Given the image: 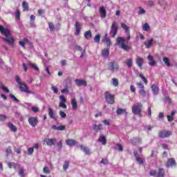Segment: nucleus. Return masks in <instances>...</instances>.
<instances>
[{"mask_svg":"<svg viewBox=\"0 0 177 177\" xmlns=\"http://www.w3.org/2000/svg\"><path fill=\"white\" fill-rule=\"evenodd\" d=\"M117 147H118V151H124V147H122V145L120 143H118L116 145Z\"/></svg>","mask_w":177,"mask_h":177,"instance_id":"nucleus-50","label":"nucleus"},{"mask_svg":"<svg viewBox=\"0 0 177 177\" xmlns=\"http://www.w3.org/2000/svg\"><path fill=\"white\" fill-rule=\"evenodd\" d=\"M130 91L132 93L136 92V88H135L133 85H131L130 86Z\"/></svg>","mask_w":177,"mask_h":177,"instance_id":"nucleus-64","label":"nucleus"},{"mask_svg":"<svg viewBox=\"0 0 177 177\" xmlns=\"http://www.w3.org/2000/svg\"><path fill=\"white\" fill-rule=\"evenodd\" d=\"M116 114L118 115H121V114H127V110L121 108H118L116 111Z\"/></svg>","mask_w":177,"mask_h":177,"instance_id":"nucleus-31","label":"nucleus"},{"mask_svg":"<svg viewBox=\"0 0 177 177\" xmlns=\"http://www.w3.org/2000/svg\"><path fill=\"white\" fill-rule=\"evenodd\" d=\"M59 107H62V109H67V105L63 102H59Z\"/></svg>","mask_w":177,"mask_h":177,"instance_id":"nucleus-60","label":"nucleus"},{"mask_svg":"<svg viewBox=\"0 0 177 177\" xmlns=\"http://www.w3.org/2000/svg\"><path fill=\"white\" fill-rule=\"evenodd\" d=\"M165 103L167 104H171V99H169V97H166L165 99Z\"/></svg>","mask_w":177,"mask_h":177,"instance_id":"nucleus-56","label":"nucleus"},{"mask_svg":"<svg viewBox=\"0 0 177 177\" xmlns=\"http://www.w3.org/2000/svg\"><path fill=\"white\" fill-rule=\"evenodd\" d=\"M116 45L119 46L123 50L128 52V50H131V47L127 44H125V39L124 37H119L116 39Z\"/></svg>","mask_w":177,"mask_h":177,"instance_id":"nucleus-2","label":"nucleus"},{"mask_svg":"<svg viewBox=\"0 0 177 177\" xmlns=\"http://www.w3.org/2000/svg\"><path fill=\"white\" fill-rule=\"evenodd\" d=\"M153 41H154V39L151 38V39H149L147 41L144 42V45H145L147 49L151 48V45H153Z\"/></svg>","mask_w":177,"mask_h":177,"instance_id":"nucleus-24","label":"nucleus"},{"mask_svg":"<svg viewBox=\"0 0 177 177\" xmlns=\"http://www.w3.org/2000/svg\"><path fill=\"white\" fill-rule=\"evenodd\" d=\"M10 97L12 99V100H14L15 102H17V103H19V102H20V100H19V99H17L16 96H15L13 94H10Z\"/></svg>","mask_w":177,"mask_h":177,"instance_id":"nucleus-47","label":"nucleus"},{"mask_svg":"<svg viewBox=\"0 0 177 177\" xmlns=\"http://www.w3.org/2000/svg\"><path fill=\"white\" fill-rule=\"evenodd\" d=\"M166 167L167 168H174V167H176V161L174 158H170L167 160L166 163Z\"/></svg>","mask_w":177,"mask_h":177,"instance_id":"nucleus-10","label":"nucleus"},{"mask_svg":"<svg viewBox=\"0 0 177 177\" xmlns=\"http://www.w3.org/2000/svg\"><path fill=\"white\" fill-rule=\"evenodd\" d=\"M68 167H70V162L68 161H65L63 165L64 171H67V169H68Z\"/></svg>","mask_w":177,"mask_h":177,"instance_id":"nucleus-39","label":"nucleus"},{"mask_svg":"<svg viewBox=\"0 0 177 177\" xmlns=\"http://www.w3.org/2000/svg\"><path fill=\"white\" fill-rule=\"evenodd\" d=\"M19 170V175L21 177H24L25 174H24V167L20 166V165H17V167Z\"/></svg>","mask_w":177,"mask_h":177,"instance_id":"nucleus-25","label":"nucleus"},{"mask_svg":"<svg viewBox=\"0 0 177 177\" xmlns=\"http://www.w3.org/2000/svg\"><path fill=\"white\" fill-rule=\"evenodd\" d=\"M105 43L108 46H110L111 45V41L110 40L109 38L107 37V35H105Z\"/></svg>","mask_w":177,"mask_h":177,"instance_id":"nucleus-45","label":"nucleus"},{"mask_svg":"<svg viewBox=\"0 0 177 177\" xmlns=\"http://www.w3.org/2000/svg\"><path fill=\"white\" fill-rule=\"evenodd\" d=\"M121 27L123 30H124L126 31V32H127V34H129V27H128V26H127L125 24L122 23L121 24Z\"/></svg>","mask_w":177,"mask_h":177,"instance_id":"nucleus-38","label":"nucleus"},{"mask_svg":"<svg viewBox=\"0 0 177 177\" xmlns=\"http://www.w3.org/2000/svg\"><path fill=\"white\" fill-rule=\"evenodd\" d=\"M165 171H164V169H159V171L157 174L156 177H165Z\"/></svg>","mask_w":177,"mask_h":177,"instance_id":"nucleus-30","label":"nucleus"},{"mask_svg":"<svg viewBox=\"0 0 177 177\" xmlns=\"http://www.w3.org/2000/svg\"><path fill=\"white\" fill-rule=\"evenodd\" d=\"M94 41H95V42H96L97 44H99V42H100V35H97L94 37Z\"/></svg>","mask_w":177,"mask_h":177,"instance_id":"nucleus-49","label":"nucleus"},{"mask_svg":"<svg viewBox=\"0 0 177 177\" xmlns=\"http://www.w3.org/2000/svg\"><path fill=\"white\" fill-rule=\"evenodd\" d=\"M75 49L76 50H79L80 52H82V50H82V47H81V46H80L78 45L75 46Z\"/></svg>","mask_w":177,"mask_h":177,"instance_id":"nucleus-62","label":"nucleus"},{"mask_svg":"<svg viewBox=\"0 0 177 177\" xmlns=\"http://www.w3.org/2000/svg\"><path fill=\"white\" fill-rule=\"evenodd\" d=\"M51 89L54 92V93H57L58 92L57 87L55 86H52Z\"/></svg>","mask_w":177,"mask_h":177,"instance_id":"nucleus-63","label":"nucleus"},{"mask_svg":"<svg viewBox=\"0 0 177 177\" xmlns=\"http://www.w3.org/2000/svg\"><path fill=\"white\" fill-rule=\"evenodd\" d=\"M48 115L50 116V118H52L53 120H55L56 118V116L55 115V113H53V109H52V108H48Z\"/></svg>","mask_w":177,"mask_h":177,"instance_id":"nucleus-32","label":"nucleus"},{"mask_svg":"<svg viewBox=\"0 0 177 177\" xmlns=\"http://www.w3.org/2000/svg\"><path fill=\"white\" fill-rule=\"evenodd\" d=\"M132 143L133 145H140V143H142V138H133L132 140H131Z\"/></svg>","mask_w":177,"mask_h":177,"instance_id":"nucleus-28","label":"nucleus"},{"mask_svg":"<svg viewBox=\"0 0 177 177\" xmlns=\"http://www.w3.org/2000/svg\"><path fill=\"white\" fill-rule=\"evenodd\" d=\"M15 17L16 19H17L18 20L20 19V10H19V9L16 10L15 12Z\"/></svg>","mask_w":177,"mask_h":177,"instance_id":"nucleus-51","label":"nucleus"},{"mask_svg":"<svg viewBox=\"0 0 177 177\" xmlns=\"http://www.w3.org/2000/svg\"><path fill=\"white\" fill-rule=\"evenodd\" d=\"M102 55L103 57H109V55H110V50L109 48H104L102 50Z\"/></svg>","mask_w":177,"mask_h":177,"instance_id":"nucleus-27","label":"nucleus"},{"mask_svg":"<svg viewBox=\"0 0 177 177\" xmlns=\"http://www.w3.org/2000/svg\"><path fill=\"white\" fill-rule=\"evenodd\" d=\"M136 85L138 89H140L138 91L140 97H142V99H145V97H146V95H147L146 90H145V84H143V82H137Z\"/></svg>","mask_w":177,"mask_h":177,"instance_id":"nucleus-4","label":"nucleus"},{"mask_svg":"<svg viewBox=\"0 0 177 177\" xmlns=\"http://www.w3.org/2000/svg\"><path fill=\"white\" fill-rule=\"evenodd\" d=\"M7 117L5 115L0 114V121H5Z\"/></svg>","mask_w":177,"mask_h":177,"instance_id":"nucleus-61","label":"nucleus"},{"mask_svg":"<svg viewBox=\"0 0 177 177\" xmlns=\"http://www.w3.org/2000/svg\"><path fill=\"white\" fill-rule=\"evenodd\" d=\"M104 97L108 104H114L115 103V95L111 94L110 91H106L104 93Z\"/></svg>","mask_w":177,"mask_h":177,"instance_id":"nucleus-3","label":"nucleus"},{"mask_svg":"<svg viewBox=\"0 0 177 177\" xmlns=\"http://www.w3.org/2000/svg\"><path fill=\"white\" fill-rule=\"evenodd\" d=\"M66 143L67 146H70V147H73V146H75V145L78 144L77 140H73V139L66 140Z\"/></svg>","mask_w":177,"mask_h":177,"instance_id":"nucleus-15","label":"nucleus"},{"mask_svg":"<svg viewBox=\"0 0 177 177\" xmlns=\"http://www.w3.org/2000/svg\"><path fill=\"white\" fill-rule=\"evenodd\" d=\"M133 154H134V157H136V158L137 162H138V164H140V165H142L143 164V159H142V158L139 157V155L138 154V151H135L133 152Z\"/></svg>","mask_w":177,"mask_h":177,"instance_id":"nucleus-21","label":"nucleus"},{"mask_svg":"<svg viewBox=\"0 0 177 177\" xmlns=\"http://www.w3.org/2000/svg\"><path fill=\"white\" fill-rule=\"evenodd\" d=\"M163 62L167 67H169L171 66V63L169 62V59L167 57H164L163 58Z\"/></svg>","mask_w":177,"mask_h":177,"instance_id":"nucleus-42","label":"nucleus"},{"mask_svg":"<svg viewBox=\"0 0 177 177\" xmlns=\"http://www.w3.org/2000/svg\"><path fill=\"white\" fill-rule=\"evenodd\" d=\"M59 115L61 118H66L67 117V115L63 111H59Z\"/></svg>","mask_w":177,"mask_h":177,"instance_id":"nucleus-52","label":"nucleus"},{"mask_svg":"<svg viewBox=\"0 0 177 177\" xmlns=\"http://www.w3.org/2000/svg\"><path fill=\"white\" fill-rule=\"evenodd\" d=\"M84 38H86V39H91V38H92V32H91V30L85 32Z\"/></svg>","mask_w":177,"mask_h":177,"instance_id":"nucleus-33","label":"nucleus"},{"mask_svg":"<svg viewBox=\"0 0 177 177\" xmlns=\"http://www.w3.org/2000/svg\"><path fill=\"white\" fill-rule=\"evenodd\" d=\"M22 8L24 9V12H28V3L26 1H23Z\"/></svg>","mask_w":177,"mask_h":177,"instance_id":"nucleus-37","label":"nucleus"},{"mask_svg":"<svg viewBox=\"0 0 177 177\" xmlns=\"http://www.w3.org/2000/svg\"><path fill=\"white\" fill-rule=\"evenodd\" d=\"M48 27H49L50 31H51L52 32L55 31V25H53V23L49 22Z\"/></svg>","mask_w":177,"mask_h":177,"instance_id":"nucleus-43","label":"nucleus"},{"mask_svg":"<svg viewBox=\"0 0 177 177\" xmlns=\"http://www.w3.org/2000/svg\"><path fill=\"white\" fill-rule=\"evenodd\" d=\"M32 153H34V148L31 147L29 148L28 149V154H29L30 156H31V154H32Z\"/></svg>","mask_w":177,"mask_h":177,"instance_id":"nucleus-59","label":"nucleus"},{"mask_svg":"<svg viewBox=\"0 0 177 177\" xmlns=\"http://www.w3.org/2000/svg\"><path fill=\"white\" fill-rule=\"evenodd\" d=\"M117 32H118V25H117L115 21H113L111 26L109 35H111V38H115V35H117Z\"/></svg>","mask_w":177,"mask_h":177,"instance_id":"nucleus-7","label":"nucleus"},{"mask_svg":"<svg viewBox=\"0 0 177 177\" xmlns=\"http://www.w3.org/2000/svg\"><path fill=\"white\" fill-rule=\"evenodd\" d=\"M136 63L137 64V66L140 68H142V66H143V63H145V59H143V58L140 57H137Z\"/></svg>","mask_w":177,"mask_h":177,"instance_id":"nucleus-16","label":"nucleus"},{"mask_svg":"<svg viewBox=\"0 0 177 177\" xmlns=\"http://www.w3.org/2000/svg\"><path fill=\"white\" fill-rule=\"evenodd\" d=\"M147 59L149 60V66H156V61H154V58L151 56V55H149L147 57Z\"/></svg>","mask_w":177,"mask_h":177,"instance_id":"nucleus-23","label":"nucleus"},{"mask_svg":"<svg viewBox=\"0 0 177 177\" xmlns=\"http://www.w3.org/2000/svg\"><path fill=\"white\" fill-rule=\"evenodd\" d=\"M57 146L59 149V150L62 149V147H63V142L62 141H59L57 144Z\"/></svg>","mask_w":177,"mask_h":177,"instance_id":"nucleus-58","label":"nucleus"},{"mask_svg":"<svg viewBox=\"0 0 177 177\" xmlns=\"http://www.w3.org/2000/svg\"><path fill=\"white\" fill-rule=\"evenodd\" d=\"M151 89L153 95H158V91H159L158 86H157L156 84H153L151 86Z\"/></svg>","mask_w":177,"mask_h":177,"instance_id":"nucleus-26","label":"nucleus"},{"mask_svg":"<svg viewBox=\"0 0 177 177\" xmlns=\"http://www.w3.org/2000/svg\"><path fill=\"white\" fill-rule=\"evenodd\" d=\"M8 127L12 132H17V127H16V126H15V124L12 123H8Z\"/></svg>","mask_w":177,"mask_h":177,"instance_id":"nucleus-29","label":"nucleus"},{"mask_svg":"<svg viewBox=\"0 0 177 177\" xmlns=\"http://www.w3.org/2000/svg\"><path fill=\"white\" fill-rule=\"evenodd\" d=\"M75 27V30H76L75 35H80V33L81 32V24H80V22H78V21H76Z\"/></svg>","mask_w":177,"mask_h":177,"instance_id":"nucleus-19","label":"nucleus"},{"mask_svg":"<svg viewBox=\"0 0 177 177\" xmlns=\"http://www.w3.org/2000/svg\"><path fill=\"white\" fill-rule=\"evenodd\" d=\"M100 15L102 19H106V12L104 6L100 8Z\"/></svg>","mask_w":177,"mask_h":177,"instance_id":"nucleus-17","label":"nucleus"},{"mask_svg":"<svg viewBox=\"0 0 177 177\" xmlns=\"http://www.w3.org/2000/svg\"><path fill=\"white\" fill-rule=\"evenodd\" d=\"M43 172L44 174H50V171H49V169H48V167H44Z\"/></svg>","mask_w":177,"mask_h":177,"instance_id":"nucleus-57","label":"nucleus"},{"mask_svg":"<svg viewBox=\"0 0 177 177\" xmlns=\"http://www.w3.org/2000/svg\"><path fill=\"white\" fill-rule=\"evenodd\" d=\"M28 122L30 124L31 127L35 128V127L38 125V118L30 117L28 119Z\"/></svg>","mask_w":177,"mask_h":177,"instance_id":"nucleus-8","label":"nucleus"},{"mask_svg":"<svg viewBox=\"0 0 177 177\" xmlns=\"http://www.w3.org/2000/svg\"><path fill=\"white\" fill-rule=\"evenodd\" d=\"M57 140L56 138H46L44 142L46 143L47 146H54Z\"/></svg>","mask_w":177,"mask_h":177,"instance_id":"nucleus-12","label":"nucleus"},{"mask_svg":"<svg viewBox=\"0 0 177 177\" xmlns=\"http://www.w3.org/2000/svg\"><path fill=\"white\" fill-rule=\"evenodd\" d=\"M51 128L54 131H66V126L64 125H61V126L53 125L51 127Z\"/></svg>","mask_w":177,"mask_h":177,"instance_id":"nucleus-20","label":"nucleus"},{"mask_svg":"<svg viewBox=\"0 0 177 177\" xmlns=\"http://www.w3.org/2000/svg\"><path fill=\"white\" fill-rule=\"evenodd\" d=\"M7 165H8V168H10V169L15 168V169H16V168H17V165H19L16 164L15 162H8L7 163Z\"/></svg>","mask_w":177,"mask_h":177,"instance_id":"nucleus-35","label":"nucleus"},{"mask_svg":"<svg viewBox=\"0 0 177 177\" xmlns=\"http://www.w3.org/2000/svg\"><path fill=\"white\" fill-rule=\"evenodd\" d=\"M142 30L143 31H149V30H150V25H149V24H145L142 26Z\"/></svg>","mask_w":177,"mask_h":177,"instance_id":"nucleus-41","label":"nucleus"},{"mask_svg":"<svg viewBox=\"0 0 177 177\" xmlns=\"http://www.w3.org/2000/svg\"><path fill=\"white\" fill-rule=\"evenodd\" d=\"M98 142L104 146L107 143V139L106 138L105 136L100 135L98 138Z\"/></svg>","mask_w":177,"mask_h":177,"instance_id":"nucleus-18","label":"nucleus"},{"mask_svg":"<svg viewBox=\"0 0 177 177\" xmlns=\"http://www.w3.org/2000/svg\"><path fill=\"white\" fill-rule=\"evenodd\" d=\"M75 82L77 86H82V85L86 86L88 85L86 81L84 80L76 79L75 80Z\"/></svg>","mask_w":177,"mask_h":177,"instance_id":"nucleus-13","label":"nucleus"},{"mask_svg":"<svg viewBox=\"0 0 177 177\" xmlns=\"http://www.w3.org/2000/svg\"><path fill=\"white\" fill-rule=\"evenodd\" d=\"M32 111L33 113H38V111H39V108L38 106H32Z\"/></svg>","mask_w":177,"mask_h":177,"instance_id":"nucleus-54","label":"nucleus"},{"mask_svg":"<svg viewBox=\"0 0 177 177\" xmlns=\"http://www.w3.org/2000/svg\"><path fill=\"white\" fill-rule=\"evenodd\" d=\"M71 104H72V109L73 110H77L78 105L77 104V101H75V99L71 100Z\"/></svg>","mask_w":177,"mask_h":177,"instance_id":"nucleus-36","label":"nucleus"},{"mask_svg":"<svg viewBox=\"0 0 177 177\" xmlns=\"http://www.w3.org/2000/svg\"><path fill=\"white\" fill-rule=\"evenodd\" d=\"M29 66L30 67H32V68H34L36 71H39V68H38V66L37 65H35V64L30 63L29 64Z\"/></svg>","mask_w":177,"mask_h":177,"instance_id":"nucleus-48","label":"nucleus"},{"mask_svg":"<svg viewBox=\"0 0 177 177\" xmlns=\"http://www.w3.org/2000/svg\"><path fill=\"white\" fill-rule=\"evenodd\" d=\"M147 5L148 6H149V8H152V6H154V5H156V3H154V1L149 0L147 1Z\"/></svg>","mask_w":177,"mask_h":177,"instance_id":"nucleus-46","label":"nucleus"},{"mask_svg":"<svg viewBox=\"0 0 177 177\" xmlns=\"http://www.w3.org/2000/svg\"><path fill=\"white\" fill-rule=\"evenodd\" d=\"M80 147L81 150L82 151V152L84 153V154H86L88 156H89V154H91V149H89V147H88L85 145H80Z\"/></svg>","mask_w":177,"mask_h":177,"instance_id":"nucleus-14","label":"nucleus"},{"mask_svg":"<svg viewBox=\"0 0 177 177\" xmlns=\"http://www.w3.org/2000/svg\"><path fill=\"white\" fill-rule=\"evenodd\" d=\"M108 70L111 73H117L120 70V64L116 62H111L109 63Z\"/></svg>","mask_w":177,"mask_h":177,"instance_id":"nucleus-5","label":"nucleus"},{"mask_svg":"<svg viewBox=\"0 0 177 177\" xmlns=\"http://www.w3.org/2000/svg\"><path fill=\"white\" fill-rule=\"evenodd\" d=\"M19 85L21 92H25V93H32V91L28 90V86L25 83H21Z\"/></svg>","mask_w":177,"mask_h":177,"instance_id":"nucleus-11","label":"nucleus"},{"mask_svg":"<svg viewBox=\"0 0 177 177\" xmlns=\"http://www.w3.org/2000/svg\"><path fill=\"white\" fill-rule=\"evenodd\" d=\"M0 32L1 35H4L5 37H1L4 42H6L10 46H13L15 45V38L12 36L10 33V30L9 29L6 28L5 27L0 26Z\"/></svg>","mask_w":177,"mask_h":177,"instance_id":"nucleus-1","label":"nucleus"},{"mask_svg":"<svg viewBox=\"0 0 177 177\" xmlns=\"http://www.w3.org/2000/svg\"><path fill=\"white\" fill-rule=\"evenodd\" d=\"M142 103L138 102L137 104H134L132 107V113L133 114H136L137 115H140L142 113Z\"/></svg>","mask_w":177,"mask_h":177,"instance_id":"nucleus-6","label":"nucleus"},{"mask_svg":"<svg viewBox=\"0 0 177 177\" xmlns=\"http://www.w3.org/2000/svg\"><path fill=\"white\" fill-rule=\"evenodd\" d=\"M59 99L61 102H62V103H66L67 102V100H66V97H64V95H60Z\"/></svg>","mask_w":177,"mask_h":177,"instance_id":"nucleus-55","label":"nucleus"},{"mask_svg":"<svg viewBox=\"0 0 177 177\" xmlns=\"http://www.w3.org/2000/svg\"><path fill=\"white\" fill-rule=\"evenodd\" d=\"M124 64H127V67H129V68L131 67H132L133 64H132V58H129L128 59H126L124 61Z\"/></svg>","mask_w":177,"mask_h":177,"instance_id":"nucleus-34","label":"nucleus"},{"mask_svg":"<svg viewBox=\"0 0 177 177\" xmlns=\"http://www.w3.org/2000/svg\"><path fill=\"white\" fill-rule=\"evenodd\" d=\"M139 9H140V10L138 12V15H139L140 16L145 15L146 10H144L143 8H142V7H140Z\"/></svg>","mask_w":177,"mask_h":177,"instance_id":"nucleus-40","label":"nucleus"},{"mask_svg":"<svg viewBox=\"0 0 177 177\" xmlns=\"http://www.w3.org/2000/svg\"><path fill=\"white\" fill-rule=\"evenodd\" d=\"M112 84L113 86H118V80L117 78L112 79Z\"/></svg>","mask_w":177,"mask_h":177,"instance_id":"nucleus-44","label":"nucleus"},{"mask_svg":"<svg viewBox=\"0 0 177 177\" xmlns=\"http://www.w3.org/2000/svg\"><path fill=\"white\" fill-rule=\"evenodd\" d=\"M172 135L171 131H167L166 130L159 131V138L165 139V138H169Z\"/></svg>","mask_w":177,"mask_h":177,"instance_id":"nucleus-9","label":"nucleus"},{"mask_svg":"<svg viewBox=\"0 0 177 177\" xmlns=\"http://www.w3.org/2000/svg\"><path fill=\"white\" fill-rule=\"evenodd\" d=\"M1 89H2V91H4V92H6V93H9V88H8L4 85L1 86Z\"/></svg>","mask_w":177,"mask_h":177,"instance_id":"nucleus-53","label":"nucleus"},{"mask_svg":"<svg viewBox=\"0 0 177 177\" xmlns=\"http://www.w3.org/2000/svg\"><path fill=\"white\" fill-rule=\"evenodd\" d=\"M93 129L95 131V132H99V131H102L103 129V125L102 124H93Z\"/></svg>","mask_w":177,"mask_h":177,"instance_id":"nucleus-22","label":"nucleus"}]
</instances>
